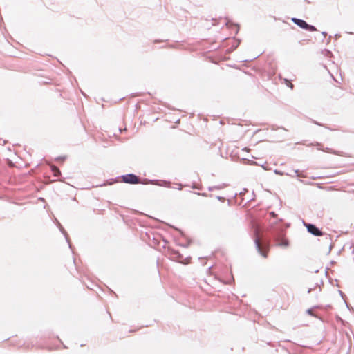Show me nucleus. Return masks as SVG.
I'll list each match as a JSON object with an SVG mask.
<instances>
[{"label": "nucleus", "mask_w": 354, "mask_h": 354, "mask_svg": "<svg viewBox=\"0 0 354 354\" xmlns=\"http://www.w3.org/2000/svg\"><path fill=\"white\" fill-rule=\"evenodd\" d=\"M286 84L288 86H289L290 88H293V84L288 80H286Z\"/></svg>", "instance_id": "obj_8"}, {"label": "nucleus", "mask_w": 354, "mask_h": 354, "mask_svg": "<svg viewBox=\"0 0 354 354\" xmlns=\"http://www.w3.org/2000/svg\"><path fill=\"white\" fill-rule=\"evenodd\" d=\"M122 180L126 183L137 184L140 183V180L134 174H127L122 176Z\"/></svg>", "instance_id": "obj_4"}, {"label": "nucleus", "mask_w": 354, "mask_h": 354, "mask_svg": "<svg viewBox=\"0 0 354 354\" xmlns=\"http://www.w3.org/2000/svg\"><path fill=\"white\" fill-rule=\"evenodd\" d=\"M292 21L301 28L306 29L308 31L314 32L317 30L315 26L308 25L305 21L302 19L292 18Z\"/></svg>", "instance_id": "obj_2"}, {"label": "nucleus", "mask_w": 354, "mask_h": 354, "mask_svg": "<svg viewBox=\"0 0 354 354\" xmlns=\"http://www.w3.org/2000/svg\"><path fill=\"white\" fill-rule=\"evenodd\" d=\"M270 214H271L273 217H274V216H275V214H274V212H270Z\"/></svg>", "instance_id": "obj_9"}, {"label": "nucleus", "mask_w": 354, "mask_h": 354, "mask_svg": "<svg viewBox=\"0 0 354 354\" xmlns=\"http://www.w3.org/2000/svg\"><path fill=\"white\" fill-rule=\"evenodd\" d=\"M177 254V256L174 257V259L175 261L182 263H184V264H187L189 263L188 261H187V260L185 261H183L181 259V256L180 254Z\"/></svg>", "instance_id": "obj_7"}, {"label": "nucleus", "mask_w": 354, "mask_h": 354, "mask_svg": "<svg viewBox=\"0 0 354 354\" xmlns=\"http://www.w3.org/2000/svg\"><path fill=\"white\" fill-rule=\"evenodd\" d=\"M305 226L306 227L308 232L309 233L317 236H320L323 235V233L315 225L306 223Z\"/></svg>", "instance_id": "obj_3"}, {"label": "nucleus", "mask_w": 354, "mask_h": 354, "mask_svg": "<svg viewBox=\"0 0 354 354\" xmlns=\"http://www.w3.org/2000/svg\"><path fill=\"white\" fill-rule=\"evenodd\" d=\"M308 313L310 315H312L311 310H308Z\"/></svg>", "instance_id": "obj_10"}, {"label": "nucleus", "mask_w": 354, "mask_h": 354, "mask_svg": "<svg viewBox=\"0 0 354 354\" xmlns=\"http://www.w3.org/2000/svg\"><path fill=\"white\" fill-rule=\"evenodd\" d=\"M289 245L288 241L286 239H282L278 243L277 245L281 247H288Z\"/></svg>", "instance_id": "obj_6"}, {"label": "nucleus", "mask_w": 354, "mask_h": 354, "mask_svg": "<svg viewBox=\"0 0 354 354\" xmlns=\"http://www.w3.org/2000/svg\"><path fill=\"white\" fill-rule=\"evenodd\" d=\"M201 196V195L198 193L191 192L188 196L189 202L193 205L200 204L201 203L199 201V199Z\"/></svg>", "instance_id": "obj_5"}, {"label": "nucleus", "mask_w": 354, "mask_h": 354, "mask_svg": "<svg viewBox=\"0 0 354 354\" xmlns=\"http://www.w3.org/2000/svg\"><path fill=\"white\" fill-rule=\"evenodd\" d=\"M254 243L258 252L264 257L267 258L269 252V245L266 243L261 242L260 238L256 231V237L254 239Z\"/></svg>", "instance_id": "obj_1"}]
</instances>
